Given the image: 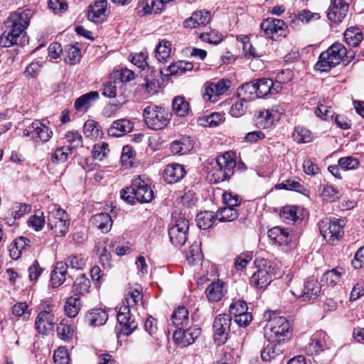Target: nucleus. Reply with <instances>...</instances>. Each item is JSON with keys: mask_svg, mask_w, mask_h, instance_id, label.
I'll list each match as a JSON object with an SVG mask.
<instances>
[{"mask_svg": "<svg viewBox=\"0 0 364 364\" xmlns=\"http://www.w3.org/2000/svg\"><path fill=\"white\" fill-rule=\"evenodd\" d=\"M57 319L52 310L48 307L38 313L35 321V328L36 331L42 335H47L52 331Z\"/></svg>", "mask_w": 364, "mask_h": 364, "instance_id": "obj_16", "label": "nucleus"}, {"mask_svg": "<svg viewBox=\"0 0 364 364\" xmlns=\"http://www.w3.org/2000/svg\"><path fill=\"white\" fill-rule=\"evenodd\" d=\"M268 237L275 244L282 246L287 245L291 240V235L289 232L279 226L274 227L268 231Z\"/></svg>", "mask_w": 364, "mask_h": 364, "instance_id": "obj_30", "label": "nucleus"}, {"mask_svg": "<svg viewBox=\"0 0 364 364\" xmlns=\"http://www.w3.org/2000/svg\"><path fill=\"white\" fill-rule=\"evenodd\" d=\"M280 113L278 109H263L259 111L255 122V125L261 129H268L273 124L276 118L279 119Z\"/></svg>", "mask_w": 364, "mask_h": 364, "instance_id": "obj_20", "label": "nucleus"}, {"mask_svg": "<svg viewBox=\"0 0 364 364\" xmlns=\"http://www.w3.org/2000/svg\"><path fill=\"white\" fill-rule=\"evenodd\" d=\"M107 5L106 0H97L90 4L87 12L88 20L95 23L104 21L107 16Z\"/></svg>", "mask_w": 364, "mask_h": 364, "instance_id": "obj_22", "label": "nucleus"}, {"mask_svg": "<svg viewBox=\"0 0 364 364\" xmlns=\"http://www.w3.org/2000/svg\"><path fill=\"white\" fill-rule=\"evenodd\" d=\"M29 24H12L9 30L0 36V46L9 48L12 46H24L28 43V37L25 29Z\"/></svg>", "mask_w": 364, "mask_h": 364, "instance_id": "obj_9", "label": "nucleus"}, {"mask_svg": "<svg viewBox=\"0 0 364 364\" xmlns=\"http://www.w3.org/2000/svg\"><path fill=\"white\" fill-rule=\"evenodd\" d=\"M223 120V116L218 112H213L207 116H203L198 119V124L203 127H217Z\"/></svg>", "mask_w": 364, "mask_h": 364, "instance_id": "obj_54", "label": "nucleus"}, {"mask_svg": "<svg viewBox=\"0 0 364 364\" xmlns=\"http://www.w3.org/2000/svg\"><path fill=\"white\" fill-rule=\"evenodd\" d=\"M186 174L183 165L178 163L169 164L164 171L163 177L168 183H175L180 181Z\"/></svg>", "mask_w": 364, "mask_h": 364, "instance_id": "obj_23", "label": "nucleus"}, {"mask_svg": "<svg viewBox=\"0 0 364 364\" xmlns=\"http://www.w3.org/2000/svg\"><path fill=\"white\" fill-rule=\"evenodd\" d=\"M23 133L26 136H31L35 142H47L53 135L52 130L39 120L33 122Z\"/></svg>", "mask_w": 364, "mask_h": 364, "instance_id": "obj_15", "label": "nucleus"}, {"mask_svg": "<svg viewBox=\"0 0 364 364\" xmlns=\"http://www.w3.org/2000/svg\"><path fill=\"white\" fill-rule=\"evenodd\" d=\"M134 78V73L127 68H122L111 73V79H116L117 82H120L119 85L124 90H126V83Z\"/></svg>", "mask_w": 364, "mask_h": 364, "instance_id": "obj_46", "label": "nucleus"}, {"mask_svg": "<svg viewBox=\"0 0 364 364\" xmlns=\"http://www.w3.org/2000/svg\"><path fill=\"white\" fill-rule=\"evenodd\" d=\"M203 257L200 248L197 245H192L186 254V259L191 265H195L201 261Z\"/></svg>", "mask_w": 364, "mask_h": 364, "instance_id": "obj_59", "label": "nucleus"}, {"mask_svg": "<svg viewBox=\"0 0 364 364\" xmlns=\"http://www.w3.org/2000/svg\"><path fill=\"white\" fill-rule=\"evenodd\" d=\"M343 37L346 44L351 47H357L363 38L362 31L356 26L347 28L343 33Z\"/></svg>", "mask_w": 364, "mask_h": 364, "instance_id": "obj_36", "label": "nucleus"}, {"mask_svg": "<svg viewBox=\"0 0 364 364\" xmlns=\"http://www.w3.org/2000/svg\"><path fill=\"white\" fill-rule=\"evenodd\" d=\"M81 307L80 297L75 295L70 296L65 303L64 310L70 318H75L78 314Z\"/></svg>", "mask_w": 364, "mask_h": 364, "instance_id": "obj_43", "label": "nucleus"}, {"mask_svg": "<svg viewBox=\"0 0 364 364\" xmlns=\"http://www.w3.org/2000/svg\"><path fill=\"white\" fill-rule=\"evenodd\" d=\"M85 319L91 326H101L107 322L108 314L105 309L101 308L93 309L86 314Z\"/></svg>", "mask_w": 364, "mask_h": 364, "instance_id": "obj_26", "label": "nucleus"}, {"mask_svg": "<svg viewBox=\"0 0 364 364\" xmlns=\"http://www.w3.org/2000/svg\"><path fill=\"white\" fill-rule=\"evenodd\" d=\"M216 220H218L216 213L205 210L197 214L196 222L200 229L208 230L213 226Z\"/></svg>", "mask_w": 364, "mask_h": 364, "instance_id": "obj_33", "label": "nucleus"}, {"mask_svg": "<svg viewBox=\"0 0 364 364\" xmlns=\"http://www.w3.org/2000/svg\"><path fill=\"white\" fill-rule=\"evenodd\" d=\"M291 79L289 70H282L277 75V80L274 82L270 78H259L255 80L257 91L259 97H264L267 95H274L279 93L283 88L282 84Z\"/></svg>", "mask_w": 364, "mask_h": 364, "instance_id": "obj_5", "label": "nucleus"}, {"mask_svg": "<svg viewBox=\"0 0 364 364\" xmlns=\"http://www.w3.org/2000/svg\"><path fill=\"white\" fill-rule=\"evenodd\" d=\"M65 63L70 65H75L80 61V50L77 46L68 44L65 46Z\"/></svg>", "mask_w": 364, "mask_h": 364, "instance_id": "obj_50", "label": "nucleus"}, {"mask_svg": "<svg viewBox=\"0 0 364 364\" xmlns=\"http://www.w3.org/2000/svg\"><path fill=\"white\" fill-rule=\"evenodd\" d=\"M280 216L288 223L291 222L296 223L301 220L300 215H298V209L295 206H285L282 208L280 211Z\"/></svg>", "mask_w": 364, "mask_h": 364, "instance_id": "obj_52", "label": "nucleus"}, {"mask_svg": "<svg viewBox=\"0 0 364 364\" xmlns=\"http://www.w3.org/2000/svg\"><path fill=\"white\" fill-rule=\"evenodd\" d=\"M117 321L121 326L120 331L117 333V338L121 333L126 336H130L138 326V322L132 314L125 316L124 321L117 320Z\"/></svg>", "mask_w": 364, "mask_h": 364, "instance_id": "obj_37", "label": "nucleus"}, {"mask_svg": "<svg viewBox=\"0 0 364 364\" xmlns=\"http://www.w3.org/2000/svg\"><path fill=\"white\" fill-rule=\"evenodd\" d=\"M184 326H178L177 330L173 333V338L175 343L181 347H186L193 343L200 333L201 328L196 326H191L190 328H183Z\"/></svg>", "mask_w": 364, "mask_h": 364, "instance_id": "obj_14", "label": "nucleus"}, {"mask_svg": "<svg viewBox=\"0 0 364 364\" xmlns=\"http://www.w3.org/2000/svg\"><path fill=\"white\" fill-rule=\"evenodd\" d=\"M172 109L177 116L185 117L190 111V105L183 97L176 96L172 101Z\"/></svg>", "mask_w": 364, "mask_h": 364, "instance_id": "obj_42", "label": "nucleus"}, {"mask_svg": "<svg viewBox=\"0 0 364 364\" xmlns=\"http://www.w3.org/2000/svg\"><path fill=\"white\" fill-rule=\"evenodd\" d=\"M47 223L49 228L58 237L64 236L70 228L68 214L65 210L55 205L50 208Z\"/></svg>", "mask_w": 364, "mask_h": 364, "instance_id": "obj_7", "label": "nucleus"}, {"mask_svg": "<svg viewBox=\"0 0 364 364\" xmlns=\"http://www.w3.org/2000/svg\"><path fill=\"white\" fill-rule=\"evenodd\" d=\"M193 68L192 63L180 60L174 63H171L167 68L171 75H183L187 71H191Z\"/></svg>", "mask_w": 364, "mask_h": 364, "instance_id": "obj_49", "label": "nucleus"}, {"mask_svg": "<svg viewBox=\"0 0 364 364\" xmlns=\"http://www.w3.org/2000/svg\"><path fill=\"white\" fill-rule=\"evenodd\" d=\"M158 77L159 74L156 70L151 69L150 74H148L144 78L145 83L142 84L141 86L149 95H153L157 92V89L159 86V82L157 79Z\"/></svg>", "mask_w": 364, "mask_h": 364, "instance_id": "obj_39", "label": "nucleus"}, {"mask_svg": "<svg viewBox=\"0 0 364 364\" xmlns=\"http://www.w3.org/2000/svg\"><path fill=\"white\" fill-rule=\"evenodd\" d=\"M196 33L201 41L210 44H218L223 40V36L213 29L206 32H196Z\"/></svg>", "mask_w": 364, "mask_h": 364, "instance_id": "obj_55", "label": "nucleus"}, {"mask_svg": "<svg viewBox=\"0 0 364 364\" xmlns=\"http://www.w3.org/2000/svg\"><path fill=\"white\" fill-rule=\"evenodd\" d=\"M65 148V146H63L55 149L51 155L50 160L53 163H64L68 160V156L71 154L73 151H68Z\"/></svg>", "mask_w": 364, "mask_h": 364, "instance_id": "obj_62", "label": "nucleus"}, {"mask_svg": "<svg viewBox=\"0 0 364 364\" xmlns=\"http://www.w3.org/2000/svg\"><path fill=\"white\" fill-rule=\"evenodd\" d=\"M84 134L87 137L97 138L101 134L100 126L94 120H87L85 122L83 127Z\"/></svg>", "mask_w": 364, "mask_h": 364, "instance_id": "obj_57", "label": "nucleus"}, {"mask_svg": "<svg viewBox=\"0 0 364 364\" xmlns=\"http://www.w3.org/2000/svg\"><path fill=\"white\" fill-rule=\"evenodd\" d=\"M346 271L343 268L338 267L327 270L323 273L321 277V282L328 286L334 287L341 282L343 276L345 275Z\"/></svg>", "mask_w": 364, "mask_h": 364, "instance_id": "obj_31", "label": "nucleus"}, {"mask_svg": "<svg viewBox=\"0 0 364 364\" xmlns=\"http://www.w3.org/2000/svg\"><path fill=\"white\" fill-rule=\"evenodd\" d=\"M188 228L189 222L184 217L174 218L168 230L170 241L174 246L181 247L186 243Z\"/></svg>", "mask_w": 364, "mask_h": 364, "instance_id": "obj_12", "label": "nucleus"}, {"mask_svg": "<svg viewBox=\"0 0 364 364\" xmlns=\"http://www.w3.org/2000/svg\"><path fill=\"white\" fill-rule=\"evenodd\" d=\"M216 213L218 214V220L222 223L233 221L239 216V213L235 208L228 206L219 208Z\"/></svg>", "mask_w": 364, "mask_h": 364, "instance_id": "obj_51", "label": "nucleus"}, {"mask_svg": "<svg viewBox=\"0 0 364 364\" xmlns=\"http://www.w3.org/2000/svg\"><path fill=\"white\" fill-rule=\"evenodd\" d=\"M92 223L102 232L107 233L111 230L113 222L109 213H101L93 216Z\"/></svg>", "mask_w": 364, "mask_h": 364, "instance_id": "obj_34", "label": "nucleus"}, {"mask_svg": "<svg viewBox=\"0 0 364 364\" xmlns=\"http://www.w3.org/2000/svg\"><path fill=\"white\" fill-rule=\"evenodd\" d=\"M321 196L323 200L333 203L338 200L341 197L340 192L332 186L323 185L319 187Z\"/></svg>", "mask_w": 364, "mask_h": 364, "instance_id": "obj_47", "label": "nucleus"}, {"mask_svg": "<svg viewBox=\"0 0 364 364\" xmlns=\"http://www.w3.org/2000/svg\"><path fill=\"white\" fill-rule=\"evenodd\" d=\"M133 128V123L124 118L114 121L108 129L107 132L111 136L119 137L129 133Z\"/></svg>", "mask_w": 364, "mask_h": 364, "instance_id": "obj_25", "label": "nucleus"}, {"mask_svg": "<svg viewBox=\"0 0 364 364\" xmlns=\"http://www.w3.org/2000/svg\"><path fill=\"white\" fill-rule=\"evenodd\" d=\"M232 318L227 314L217 316L213 323V339L215 342L221 346L226 343L230 332Z\"/></svg>", "mask_w": 364, "mask_h": 364, "instance_id": "obj_11", "label": "nucleus"}, {"mask_svg": "<svg viewBox=\"0 0 364 364\" xmlns=\"http://www.w3.org/2000/svg\"><path fill=\"white\" fill-rule=\"evenodd\" d=\"M65 140L68 144L66 149L73 151L80 147H82V137L81 134L77 130L68 131L65 134Z\"/></svg>", "mask_w": 364, "mask_h": 364, "instance_id": "obj_38", "label": "nucleus"}, {"mask_svg": "<svg viewBox=\"0 0 364 364\" xmlns=\"http://www.w3.org/2000/svg\"><path fill=\"white\" fill-rule=\"evenodd\" d=\"M236 161L234 153L227 151L215 159V164L208 172V178L212 183H218L230 179L235 173Z\"/></svg>", "mask_w": 364, "mask_h": 364, "instance_id": "obj_2", "label": "nucleus"}, {"mask_svg": "<svg viewBox=\"0 0 364 364\" xmlns=\"http://www.w3.org/2000/svg\"><path fill=\"white\" fill-rule=\"evenodd\" d=\"M171 321L176 326H186L189 323L188 311L183 306H178L172 314Z\"/></svg>", "mask_w": 364, "mask_h": 364, "instance_id": "obj_41", "label": "nucleus"}, {"mask_svg": "<svg viewBox=\"0 0 364 364\" xmlns=\"http://www.w3.org/2000/svg\"><path fill=\"white\" fill-rule=\"evenodd\" d=\"M260 27L267 37L273 41H277L279 37L285 36L287 24H260Z\"/></svg>", "mask_w": 364, "mask_h": 364, "instance_id": "obj_35", "label": "nucleus"}, {"mask_svg": "<svg viewBox=\"0 0 364 364\" xmlns=\"http://www.w3.org/2000/svg\"><path fill=\"white\" fill-rule=\"evenodd\" d=\"M231 81L228 79H220L216 82H210L205 89V97L210 101H215L216 97L223 95L230 87Z\"/></svg>", "mask_w": 364, "mask_h": 364, "instance_id": "obj_21", "label": "nucleus"}, {"mask_svg": "<svg viewBox=\"0 0 364 364\" xmlns=\"http://www.w3.org/2000/svg\"><path fill=\"white\" fill-rule=\"evenodd\" d=\"M265 335L269 340L281 343L290 338L291 328L289 321L284 316L274 314L270 316L266 327Z\"/></svg>", "mask_w": 364, "mask_h": 364, "instance_id": "obj_4", "label": "nucleus"}, {"mask_svg": "<svg viewBox=\"0 0 364 364\" xmlns=\"http://www.w3.org/2000/svg\"><path fill=\"white\" fill-rule=\"evenodd\" d=\"M338 164V166L344 171L355 170L360 166L359 160L352 156L339 159Z\"/></svg>", "mask_w": 364, "mask_h": 364, "instance_id": "obj_58", "label": "nucleus"}, {"mask_svg": "<svg viewBox=\"0 0 364 364\" xmlns=\"http://www.w3.org/2000/svg\"><path fill=\"white\" fill-rule=\"evenodd\" d=\"M120 196L127 203L133 205L136 202L150 203L154 198V193L149 179L144 176H139L132 181L129 187L121 190Z\"/></svg>", "mask_w": 364, "mask_h": 364, "instance_id": "obj_1", "label": "nucleus"}, {"mask_svg": "<svg viewBox=\"0 0 364 364\" xmlns=\"http://www.w3.org/2000/svg\"><path fill=\"white\" fill-rule=\"evenodd\" d=\"M33 14V11L29 9H18L11 13L6 23H29Z\"/></svg>", "mask_w": 364, "mask_h": 364, "instance_id": "obj_40", "label": "nucleus"}, {"mask_svg": "<svg viewBox=\"0 0 364 364\" xmlns=\"http://www.w3.org/2000/svg\"><path fill=\"white\" fill-rule=\"evenodd\" d=\"M109 152L108 144L105 142L96 144L92 151V157L99 161H102Z\"/></svg>", "mask_w": 364, "mask_h": 364, "instance_id": "obj_61", "label": "nucleus"}, {"mask_svg": "<svg viewBox=\"0 0 364 364\" xmlns=\"http://www.w3.org/2000/svg\"><path fill=\"white\" fill-rule=\"evenodd\" d=\"M171 43L168 41L163 40L159 42L156 48L155 56L159 62H166L170 58Z\"/></svg>", "mask_w": 364, "mask_h": 364, "instance_id": "obj_48", "label": "nucleus"}, {"mask_svg": "<svg viewBox=\"0 0 364 364\" xmlns=\"http://www.w3.org/2000/svg\"><path fill=\"white\" fill-rule=\"evenodd\" d=\"M247 103V102L239 98V100L231 106L230 114L235 117L242 116L246 112Z\"/></svg>", "mask_w": 364, "mask_h": 364, "instance_id": "obj_64", "label": "nucleus"}, {"mask_svg": "<svg viewBox=\"0 0 364 364\" xmlns=\"http://www.w3.org/2000/svg\"><path fill=\"white\" fill-rule=\"evenodd\" d=\"M283 351L284 348L280 343L272 340V342L261 351V358L265 362L282 360L284 357Z\"/></svg>", "mask_w": 364, "mask_h": 364, "instance_id": "obj_24", "label": "nucleus"}, {"mask_svg": "<svg viewBox=\"0 0 364 364\" xmlns=\"http://www.w3.org/2000/svg\"><path fill=\"white\" fill-rule=\"evenodd\" d=\"M294 140L297 143H309L312 139L311 132L306 128L297 127L293 132Z\"/></svg>", "mask_w": 364, "mask_h": 364, "instance_id": "obj_56", "label": "nucleus"}, {"mask_svg": "<svg viewBox=\"0 0 364 364\" xmlns=\"http://www.w3.org/2000/svg\"><path fill=\"white\" fill-rule=\"evenodd\" d=\"M237 95L239 98L247 102L259 98L255 80L240 85L237 90Z\"/></svg>", "mask_w": 364, "mask_h": 364, "instance_id": "obj_32", "label": "nucleus"}, {"mask_svg": "<svg viewBox=\"0 0 364 364\" xmlns=\"http://www.w3.org/2000/svg\"><path fill=\"white\" fill-rule=\"evenodd\" d=\"M31 210V206L29 204L23 203H14L10 210L9 215L12 216L10 220H12L11 224H15L16 220L20 219L24 215L29 213Z\"/></svg>", "mask_w": 364, "mask_h": 364, "instance_id": "obj_45", "label": "nucleus"}, {"mask_svg": "<svg viewBox=\"0 0 364 364\" xmlns=\"http://www.w3.org/2000/svg\"><path fill=\"white\" fill-rule=\"evenodd\" d=\"M272 280L271 265L264 264V268H259L250 278L251 284L257 289H264L270 284Z\"/></svg>", "mask_w": 364, "mask_h": 364, "instance_id": "obj_19", "label": "nucleus"}, {"mask_svg": "<svg viewBox=\"0 0 364 364\" xmlns=\"http://www.w3.org/2000/svg\"><path fill=\"white\" fill-rule=\"evenodd\" d=\"M56 331L58 337L65 341L72 339L74 333L73 327L65 320L58 324Z\"/></svg>", "mask_w": 364, "mask_h": 364, "instance_id": "obj_53", "label": "nucleus"}, {"mask_svg": "<svg viewBox=\"0 0 364 364\" xmlns=\"http://www.w3.org/2000/svg\"><path fill=\"white\" fill-rule=\"evenodd\" d=\"M120 82H117L116 79H111V75L108 81L105 82L102 88V94L105 97L109 98H114L117 97H122L123 102L117 103L109 104L105 109V115L111 117L114 112L119 109L122 104L125 102L126 93L124 89L119 85Z\"/></svg>", "mask_w": 364, "mask_h": 364, "instance_id": "obj_8", "label": "nucleus"}, {"mask_svg": "<svg viewBox=\"0 0 364 364\" xmlns=\"http://www.w3.org/2000/svg\"><path fill=\"white\" fill-rule=\"evenodd\" d=\"M327 333L323 331H318L310 338L309 343L305 346L304 351L306 355L314 357L328 349Z\"/></svg>", "mask_w": 364, "mask_h": 364, "instance_id": "obj_13", "label": "nucleus"}, {"mask_svg": "<svg viewBox=\"0 0 364 364\" xmlns=\"http://www.w3.org/2000/svg\"><path fill=\"white\" fill-rule=\"evenodd\" d=\"M321 292V285L314 277L307 278L301 289H296L294 294L304 301L315 299Z\"/></svg>", "mask_w": 364, "mask_h": 364, "instance_id": "obj_17", "label": "nucleus"}, {"mask_svg": "<svg viewBox=\"0 0 364 364\" xmlns=\"http://www.w3.org/2000/svg\"><path fill=\"white\" fill-rule=\"evenodd\" d=\"M55 364H70V356L65 347H59L53 354Z\"/></svg>", "mask_w": 364, "mask_h": 364, "instance_id": "obj_63", "label": "nucleus"}, {"mask_svg": "<svg viewBox=\"0 0 364 364\" xmlns=\"http://www.w3.org/2000/svg\"><path fill=\"white\" fill-rule=\"evenodd\" d=\"M344 225L343 220L336 218H325L318 224L321 234L332 245L343 237Z\"/></svg>", "mask_w": 364, "mask_h": 364, "instance_id": "obj_10", "label": "nucleus"}, {"mask_svg": "<svg viewBox=\"0 0 364 364\" xmlns=\"http://www.w3.org/2000/svg\"><path fill=\"white\" fill-rule=\"evenodd\" d=\"M90 288V282L89 279L85 276V274H81L76 278L75 281L74 282V295L80 297V295H84L88 293Z\"/></svg>", "mask_w": 364, "mask_h": 364, "instance_id": "obj_44", "label": "nucleus"}, {"mask_svg": "<svg viewBox=\"0 0 364 364\" xmlns=\"http://www.w3.org/2000/svg\"><path fill=\"white\" fill-rule=\"evenodd\" d=\"M348 9V4L343 0H333L327 17L332 23H341L346 17Z\"/></svg>", "mask_w": 364, "mask_h": 364, "instance_id": "obj_18", "label": "nucleus"}, {"mask_svg": "<svg viewBox=\"0 0 364 364\" xmlns=\"http://www.w3.org/2000/svg\"><path fill=\"white\" fill-rule=\"evenodd\" d=\"M346 55L345 46L341 43L336 42L320 54L314 68L322 72H328L341 61L344 62Z\"/></svg>", "mask_w": 364, "mask_h": 364, "instance_id": "obj_3", "label": "nucleus"}, {"mask_svg": "<svg viewBox=\"0 0 364 364\" xmlns=\"http://www.w3.org/2000/svg\"><path fill=\"white\" fill-rule=\"evenodd\" d=\"M143 116L146 124L153 130L166 127L170 122L171 114L165 108L157 105H149L144 108Z\"/></svg>", "mask_w": 364, "mask_h": 364, "instance_id": "obj_6", "label": "nucleus"}, {"mask_svg": "<svg viewBox=\"0 0 364 364\" xmlns=\"http://www.w3.org/2000/svg\"><path fill=\"white\" fill-rule=\"evenodd\" d=\"M193 148V141L189 136H182L179 139L171 144L170 149L173 154L184 155L188 154Z\"/></svg>", "mask_w": 364, "mask_h": 364, "instance_id": "obj_27", "label": "nucleus"}, {"mask_svg": "<svg viewBox=\"0 0 364 364\" xmlns=\"http://www.w3.org/2000/svg\"><path fill=\"white\" fill-rule=\"evenodd\" d=\"M210 21V13L207 10H200L193 13L192 16L187 18L184 23H209Z\"/></svg>", "mask_w": 364, "mask_h": 364, "instance_id": "obj_60", "label": "nucleus"}, {"mask_svg": "<svg viewBox=\"0 0 364 364\" xmlns=\"http://www.w3.org/2000/svg\"><path fill=\"white\" fill-rule=\"evenodd\" d=\"M99 99V93L97 91H91L82 95L75 101L74 107L76 110L87 112L93 102Z\"/></svg>", "mask_w": 364, "mask_h": 364, "instance_id": "obj_29", "label": "nucleus"}, {"mask_svg": "<svg viewBox=\"0 0 364 364\" xmlns=\"http://www.w3.org/2000/svg\"><path fill=\"white\" fill-rule=\"evenodd\" d=\"M225 291V283L220 280L211 282L205 289L208 301L213 302L220 301Z\"/></svg>", "mask_w": 364, "mask_h": 364, "instance_id": "obj_28", "label": "nucleus"}]
</instances>
